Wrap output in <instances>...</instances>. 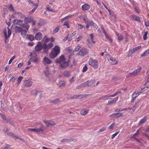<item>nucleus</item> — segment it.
Segmentation results:
<instances>
[{
    "label": "nucleus",
    "mask_w": 149,
    "mask_h": 149,
    "mask_svg": "<svg viewBox=\"0 0 149 149\" xmlns=\"http://www.w3.org/2000/svg\"><path fill=\"white\" fill-rule=\"evenodd\" d=\"M66 58L64 56L61 55L60 57L55 60V63L56 64H59L60 68L61 69L65 68L69 66V63L70 62L69 59L67 61H66Z\"/></svg>",
    "instance_id": "nucleus-1"
},
{
    "label": "nucleus",
    "mask_w": 149,
    "mask_h": 149,
    "mask_svg": "<svg viewBox=\"0 0 149 149\" xmlns=\"http://www.w3.org/2000/svg\"><path fill=\"white\" fill-rule=\"evenodd\" d=\"M45 38H43V39H42L43 40H45L44 44L42 45V47L43 52L45 53H47L49 50L52 47L53 43H50L48 45H47L46 43L48 42V39L47 38L45 39Z\"/></svg>",
    "instance_id": "nucleus-2"
},
{
    "label": "nucleus",
    "mask_w": 149,
    "mask_h": 149,
    "mask_svg": "<svg viewBox=\"0 0 149 149\" xmlns=\"http://www.w3.org/2000/svg\"><path fill=\"white\" fill-rule=\"evenodd\" d=\"M89 64L92 66L94 68L97 69L98 67L97 60L94 59L92 58H90L88 61Z\"/></svg>",
    "instance_id": "nucleus-3"
},
{
    "label": "nucleus",
    "mask_w": 149,
    "mask_h": 149,
    "mask_svg": "<svg viewBox=\"0 0 149 149\" xmlns=\"http://www.w3.org/2000/svg\"><path fill=\"white\" fill-rule=\"evenodd\" d=\"M141 69L142 68L141 67H139L136 69L134 70L133 72L128 73L126 76V78L136 75L140 72Z\"/></svg>",
    "instance_id": "nucleus-4"
},
{
    "label": "nucleus",
    "mask_w": 149,
    "mask_h": 149,
    "mask_svg": "<svg viewBox=\"0 0 149 149\" xmlns=\"http://www.w3.org/2000/svg\"><path fill=\"white\" fill-rule=\"evenodd\" d=\"M32 82L29 80H25L24 82V85L25 86L30 87L31 86Z\"/></svg>",
    "instance_id": "nucleus-5"
},
{
    "label": "nucleus",
    "mask_w": 149,
    "mask_h": 149,
    "mask_svg": "<svg viewBox=\"0 0 149 149\" xmlns=\"http://www.w3.org/2000/svg\"><path fill=\"white\" fill-rule=\"evenodd\" d=\"M2 131L4 133H7V135L9 136H12L13 137H15L16 139L18 138L17 137L15 136L14 135L13 133L11 132H9L8 130L7 129H4L2 130Z\"/></svg>",
    "instance_id": "nucleus-6"
},
{
    "label": "nucleus",
    "mask_w": 149,
    "mask_h": 149,
    "mask_svg": "<svg viewBox=\"0 0 149 149\" xmlns=\"http://www.w3.org/2000/svg\"><path fill=\"white\" fill-rule=\"evenodd\" d=\"M44 121L47 126L55 125V123L51 120H44Z\"/></svg>",
    "instance_id": "nucleus-7"
},
{
    "label": "nucleus",
    "mask_w": 149,
    "mask_h": 149,
    "mask_svg": "<svg viewBox=\"0 0 149 149\" xmlns=\"http://www.w3.org/2000/svg\"><path fill=\"white\" fill-rule=\"evenodd\" d=\"M43 62L45 65L46 64H50L51 63V61L46 57H45L43 59Z\"/></svg>",
    "instance_id": "nucleus-8"
},
{
    "label": "nucleus",
    "mask_w": 149,
    "mask_h": 149,
    "mask_svg": "<svg viewBox=\"0 0 149 149\" xmlns=\"http://www.w3.org/2000/svg\"><path fill=\"white\" fill-rule=\"evenodd\" d=\"M3 32L6 37H10L11 34V30L9 29H8L7 30H5L3 31Z\"/></svg>",
    "instance_id": "nucleus-9"
},
{
    "label": "nucleus",
    "mask_w": 149,
    "mask_h": 149,
    "mask_svg": "<svg viewBox=\"0 0 149 149\" xmlns=\"http://www.w3.org/2000/svg\"><path fill=\"white\" fill-rule=\"evenodd\" d=\"M105 57L106 58L108 61H112V62H114L116 61V60L112 57L111 55L109 54H106L105 55Z\"/></svg>",
    "instance_id": "nucleus-10"
},
{
    "label": "nucleus",
    "mask_w": 149,
    "mask_h": 149,
    "mask_svg": "<svg viewBox=\"0 0 149 149\" xmlns=\"http://www.w3.org/2000/svg\"><path fill=\"white\" fill-rule=\"evenodd\" d=\"M0 117L4 121L10 123V120L6 118V116L2 113H0Z\"/></svg>",
    "instance_id": "nucleus-11"
},
{
    "label": "nucleus",
    "mask_w": 149,
    "mask_h": 149,
    "mask_svg": "<svg viewBox=\"0 0 149 149\" xmlns=\"http://www.w3.org/2000/svg\"><path fill=\"white\" fill-rule=\"evenodd\" d=\"M58 55V54L52 50L50 53L49 56L51 58H54L56 57Z\"/></svg>",
    "instance_id": "nucleus-12"
},
{
    "label": "nucleus",
    "mask_w": 149,
    "mask_h": 149,
    "mask_svg": "<svg viewBox=\"0 0 149 149\" xmlns=\"http://www.w3.org/2000/svg\"><path fill=\"white\" fill-rule=\"evenodd\" d=\"M87 52L86 49L85 48H83L79 52V54L81 56H83L87 54Z\"/></svg>",
    "instance_id": "nucleus-13"
},
{
    "label": "nucleus",
    "mask_w": 149,
    "mask_h": 149,
    "mask_svg": "<svg viewBox=\"0 0 149 149\" xmlns=\"http://www.w3.org/2000/svg\"><path fill=\"white\" fill-rule=\"evenodd\" d=\"M82 9L84 11L88 10L90 9V6L88 4H86L83 5L81 6Z\"/></svg>",
    "instance_id": "nucleus-14"
},
{
    "label": "nucleus",
    "mask_w": 149,
    "mask_h": 149,
    "mask_svg": "<svg viewBox=\"0 0 149 149\" xmlns=\"http://www.w3.org/2000/svg\"><path fill=\"white\" fill-rule=\"evenodd\" d=\"M13 22L15 24L20 26L22 25L23 21L21 20L15 19L13 20Z\"/></svg>",
    "instance_id": "nucleus-15"
},
{
    "label": "nucleus",
    "mask_w": 149,
    "mask_h": 149,
    "mask_svg": "<svg viewBox=\"0 0 149 149\" xmlns=\"http://www.w3.org/2000/svg\"><path fill=\"white\" fill-rule=\"evenodd\" d=\"M35 50L36 52H40L42 49V45L41 44L37 45L35 47Z\"/></svg>",
    "instance_id": "nucleus-16"
},
{
    "label": "nucleus",
    "mask_w": 149,
    "mask_h": 149,
    "mask_svg": "<svg viewBox=\"0 0 149 149\" xmlns=\"http://www.w3.org/2000/svg\"><path fill=\"white\" fill-rule=\"evenodd\" d=\"M52 50L58 54L60 53V48L58 45L55 46Z\"/></svg>",
    "instance_id": "nucleus-17"
},
{
    "label": "nucleus",
    "mask_w": 149,
    "mask_h": 149,
    "mask_svg": "<svg viewBox=\"0 0 149 149\" xmlns=\"http://www.w3.org/2000/svg\"><path fill=\"white\" fill-rule=\"evenodd\" d=\"M147 120V117L146 116H145L141 120L139 123V125H141L144 124L146 122Z\"/></svg>",
    "instance_id": "nucleus-18"
},
{
    "label": "nucleus",
    "mask_w": 149,
    "mask_h": 149,
    "mask_svg": "<svg viewBox=\"0 0 149 149\" xmlns=\"http://www.w3.org/2000/svg\"><path fill=\"white\" fill-rule=\"evenodd\" d=\"M116 116V117H120L123 116V114L121 113L118 112L116 113H113L112 114L110 115V116Z\"/></svg>",
    "instance_id": "nucleus-19"
},
{
    "label": "nucleus",
    "mask_w": 149,
    "mask_h": 149,
    "mask_svg": "<svg viewBox=\"0 0 149 149\" xmlns=\"http://www.w3.org/2000/svg\"><path fill=\"white\" fill-rule=\"evenodd\" d=\"M22 36L28 37L27 34H26L27 31L25 30H23L20 33Z\"/></svg>",
    "instance_id": "nucleus-20"
},
{
    "label": "nucleus",
    "mask_w": 149,
    "mask_h": 149,
    "mask_svg": "<svg viewBox=\"0 0 149 149\" xmlns=\"http://www.w3.org/2000/svg\"><path fill=\"white\" fill-rule=\"evenodd\" d=\"M118 100V97H117L113 99V100H109L108 101V104H111L113 103L114 102L117 101Z\"/></svg>",
    "instance_id": "nucleus-21"
},
{
    "label": "nucleus",
    "mask_w": 149,
    "mask_h": 149,
    "mask_svg": "<svg viewBox=\"0 0 149 149\" xmlns=\"http://www.w3.org/2000/svg\"><path fill=\"white\" fill-rule=\"evenodd\" d=\"M32 19L31 17H26L24 19V22L26 23H30L32 21Z\"/></svg>",
    "instance_id": "nucleus-22"
},
{
    "label": "nucleus",
    "mask_w": 149,
    "mask_h": 149,
    "mask_svg": "<svg viewBox=\"0 0 149 149\" xmlns=\"http://www.w3.org/2000/svg\"><path fill=\"white\" fill-rule=\"evenodd\" d=\"M88 109H82L80 113L81 115H85L88 113Z\"/></svg>",
    "instance_id": "nucleus-23"
},
{
    "label": "nucleus",
    "mask_w": 149,
    "mask_h": 149,
    "mask_svg": "<svg viewBox=\"0 0 149 149\" xmlns=\"http://www.w3.org/2000/svg\"><path fill=\"white\" fill-rule=\"evenodd\" d=\"M61 27L60 26H58L53 31V33L55 34L57 33Z\"/></svg>",
    "instance_id": "nucleus-24"
},
{
    "label": "nucleus",
    "mask_w": 149,
    "mask_h": 149,
    "mask_svg": "<svg viewBox=\"0 0 149 149\" xmlns=\"http://www.w3.org/2000/svg\"><path fill=\"white\" fill-rule=\"evenodd\" d=\"M15 30L16 32L21 33L23 29L21 27L17 26L15 28Z\"/></svg>",
    "instance_id": "nucleus-25"
},
{
    "label": "nucleus",
    "mask_w": 149,
    "mask_h": 149,
    "mask_svg": "<svg viewBox=\"0 0 149 149\" xmlns=\"http://www.w3.org/2000/svg\"><path fill=\"white\" fill-rule=\"evenodd\" d=\"M48 69L49 68L47 67L44 71V73L46 77H48L49 74V72Z\"/></svg>",
    "instance_id": "nucleus-26"
},
{
    "label": "nucleus",
    "mask_w": 149,
    "mask_h": 149,
    "mask_svg": "<svg viewBox=\"0 0 149 149\" xmlns=\"http://www.w3.org/2000/svg\"><path fill=\"white\" fill-rule=\"evenodd\" d=\"M148 54H149V49L146 51L144 52L141 54V57H143L146 56Z\"/></svg>",
    "instance_id": "nucleus-27"
},
{
    "label": "nucleus",
    "mask_w": 149,
    "mask_h": 149,
    "mask_svg": "<svg viewBox=\"0 0 149 149\" xmlns=\"http://www.w3.org/2000/svg\"><path fill=\"white\" fill-rule=\"evenodd\" d=\"M72 16V15H68V16H67L65 17L62 19H61V22H63L64 21L67 20L69 18L71 17Z\"/></svg>",
    "instance_id": "nucleus-28"
},
{
    "label": "nucleus",
    "mask_w": 149,
    "mask_h": 149,
    "mask_svg": "<svg viewBox=\"0 0 149 149\" xmlns=\"http://www.w3.org/2000/svg\"><path fill=\"white\" fill-rule=\"evenodd\" d=\"M86 95L81 94L77 95L76 97L78 99H81L86 97Z\"/></svg>",
    "instance_id": "nucleus-29"
},
{
    "label": "nucleus",
    "mask_w": 149,
    "mask_h": 149,
    "mask_svg": "<svg viewBox=\"0 0 149 149\" xmlns=\"http://www.w3.org/2000/svg\"><path fill=\"white\" fill-rule=\"evenodd\" d=\"M70 72L67 71H65L63 73L64 76L67 77H70Z\"/></svg>",
    "instance_id": "nucleus-30"
},
{
    "label": "nucleus",
    "mask_w": 149,
    "mask_h": 149,
    "mask_svg": "<svg viewBox=\"0 0 149 149\" xmlns=\"http://www.w3.org/2000/svg\"><path fill=\"white\" fill-rule=\"evenodd\" d=\"M132 19L133 20H137L138 21H140V19L138 17H137L135 15H133L132 16Z\"/></svg>",
    "instance_id": "nucleus-31"
},
{
    "label": "nucleus",
    "mask_w": 149,
    "mask_h": 149,
    "mask_svg": "<svg viewBox=\"0 0 149 149\" xmlns=\"http://www.w3.org/2000/svg\"><path fill=\"white\" fill-rule=\"evenodd\" d=\"M23 28L26 29L27 30H28L29 27V25L26 24H23L22 23V25H21Z\"/></svg>",
    "instance_id": "nucleus-32"
},
{
    "label": "nucleus",
    "mask_w": 149,
    "mask_h": 149,
    "mask_svg": "<svg viewBox=\"0 0 149 149\" xmlns=\"http://www.w3.org/2000/svg\"><path fill=\"white\" fill-rule=\"evenodd\" d=\"M88 86H90L93 85L94 82V81L93 80H90L87 81Z\"/></svg>",
    "instance_id": "nucleus-33"
},
{
    "label": "nucleus",
    "mask_w": 149,
    "mask_h": 149,
    "mask_svg": "<svg viewBox=\"0 0 149 149\" xmlns=\"http://www.w3.org/2000/svg\"><path fill=\"white\" fill-rule=\"evenodd\" d=\"M43 127V126H41V128H36V132H42L43 131L42 128Z\"/></svg>",
    "instance_id": "nucleus-34"
},
{
    "label": "nucleus",
    "mask_w": 149,
    "mask_h": 149,
    "mask_svg": "<svg viewBox=\"0 0 149 149\" xmlns=\"http://www.w3.org/2000/svg\"><path fill=\"white\" fill-rule=\"evenodd\" d=\"M65 50L67 52L71 54L72 52V50L70 49V48L69 47L66 48L65 49Z\"/></svg>",
    "instance_id": "nucleus-35"
},
{
    "label": "nucleus",
    "mask_w": 149,
    "mask_h": 149,
    "mask_svg": "<svg viewBox=\"0 0 149 149\" xmlns=\"http://www.w3.org/2000/svg\"><path fill=\"white\" fill-rule=\"evenodd\" d=\"M59 102V101L58 99H56L54 100L51 102V103H52L53 104H58Z\"/></svg>",
    "instance_id": "nucleus-36"
},
{
    "label": "nucleus",
    "mask_w": 149,
    "mask_h": 149,
    "mask_svg": "<svg viewBox=\"0 0 149 149\" xmlns=\"http://www.w3.org/2000/svg\"><path fill=\"white\" fill-rule=\"evenodd\" d=\"M52 5V4L51 3H50L49 4V5H48L47 6V9L49 11L53 12L54 10L52 9H51L49 7L50 6H51Z\"/></svg>",
    "instance_id": "nucleus-37"
},
{
    "label": "nucleus",
    "mask_w": 149,
    "mask_h": 149,
    "mask_svg": "<svg viewBox=\"0 0 149 149\" xmlns=\"http://www.w3.org/2000/svg\"><path fill=\"white\" fill-rule=\"evenodd\" d=\"M76 27L78 29H82L83 28V26L79 24H77Z\"/></svg>",
    "instance_id": "nucleus-38"
},
{
    "label": "nucleus",
    "mask_w": 149,
    "mask_h": 149,
    "mask_svg": "<svg viewBox=\"0 0 149 149\" xmlns=\"http://www.w3.org/2000/svg\"><path fill=\"white\" fill-rule=\"evenodd\" d=\"M23 77L22 76H19L17 79V84H19L21 82L22 79H23Z\"/></svg>",
    "instance_id": "nucleus-39"
},
{
    "label": "nucleus",
    "mask_w": 149,
    "mask_h": 149,
    "mask_svg": "<svg viewBox=\"0 0 149 149\" xmlns=\"http://www.w3.org/2000/svg\"><path fill=\"white\" fill-rule=\"evenodd\" d=\"M26 38L31 41L33 40L34 39L37 40H40L41 39V38Z\"/></svg>",
    "instance_id": "nucleus-40"
},
{
    "label": "nucleus",
    "mask_w": 149,
    "mask_h": 149,
    "mask_svg": "<svg viewBox=\"0 0 149 149\" xmlns=\"http://www.w3.org/2000/svg\"><path fill=\"white\" fill-rule=\"evenodd\" d=\"M141 47V46H139L137 47H136L134 48L133 49V50H134V51L135 52L137 51L138 50L140 49Z\"/></svg>",
    "instance_id": "nucleus-41"
},
{
    "label": "nucleus",
    "mask_w": 149,
    "mask_h": 149,
    "mask_svg": "<svg viewBox=\"0 0 149 149\" xmlns=\"http://www.w3.org/2000/svg\"><path fill=\"white\" fill-rule=\"evenodd\" d=\"M88 69V67L86 65L84 66L83 68V70H82V72H85Z\"/></svg>",
    "instance_id": "nucleus-42"
},
{
    "label": "nucleus",
    "mask_w": 149,
    "mask_h": 149,
    "mask_svg": "<svg viewBox=\"0 0 149 149\" xmlns=\"http://www.w3.org/2000/svg\"><path fill=\"white\" fill-rule=\"evenodd\" d=\"M42 36V34L40 32L37 33L35 35V37H40Z\"/></svg>",
    "instance_id": "nucleus-43"
},
{
    "label": "nucleus",
    "mask_w": 149,
    "mask_h": 149,
    "mask_svg": "<svg viewBox=\"0 0 149 149\" xmlns=\"http://www.w3.org/2000/svg\"><path fill=\"white\" fill-rule=\"evenodd\" d=\"M9 9L10 11H13L14 12V10L13 8L11 5H10L9 6Z\"/></svg>",
    "instance_id": "nucleus-44"
},
{
    "label": "nucleus",
    "mask_w": 149,
    "mask_h": 149,
    "mask_svg": "<svg viewBox=\"0 0 149 149\" xmlns=\"http://www.w3.org/2000/svg\"><path fill=\"white\" fill-rule=\"evenodd\" d=\"M15 57V56H13V57L11 58V59L9 60V62H8V64H11V62H12V61H13V60H14Z\"/></svg>",
    "instance_id": "nucleus-45"
},
{
    "label": "nucleus",
    "mask_w": 149,
    "mask_h": 149,
    "mask_svg": "<svg viewBox=\"0 0 149 149\" xmlns=\"http://www.w3.org/2000/svg\"><path fill=\"white\" fill-rule=\"evenodd\" d=\"M82 87H84L87 86H88L87 81L84 83L83 84H81Z\"/></svg>",
    "instance_id": "nucleus-46"
},
{
    "label": "nucleus",
    "mask_w": 149,
    "mask_h": 149,
    "mask_svg": "<svg viewBox=\"0 0 149 149\" xmlns=\"http://www.w3.org/2000/svg\"><path fill=\"white\" fill-rule=\"evenodd\" d=\"M114 126H115V123H112V124L108 128H109V129L112 130L113 129V127Z\"/></svg>",
    "instance_id": "nucleus-47"
},
{
    "label": "nucleus",
    "mask_w": 149,
    "mask_h": 149,
    "mask_svg": "<svg viewBox=\"0 0 149 149\" xmlns=\"http://www.w3.org/2000/svg\"><path fill=\"white\" fill-rule=\"evenodd\" d=\"M124 111L123 109H116L115 110V111L116 112H119Z\"/></svg>",
    "instance_id": "nucleus-48"
},
{
    "label": "nucleus",
    "mask_w": 149,
    "mask_h": 149,
    "mask_svg": "<svg viewBox=\"0 0 149 149\" xmlns=\"http://www.w3.org/2000/svg\"><path fill=\"white\" fill-rule=\"evenodd\" d=\"M129 54L131 55L133 53L135 52L133 50V49H130L128 52Z\"/></svg>",
    "instance_id": "nucleus-49"
},
{
    "label": "nucleus",
    "mask_w": 149,
    "mask_h": 149,
    "mask_svg": "<svg viewBox=\"0 0 149 149\" xmlns=\"http://www.w3.org/2000/svg\"><path fill=\"white\" fill-rule=\"evenodd\" d=\"M31 59L32 60V61L34 62H37L38 61V58H31Z\"/></svg>",
    "instance_id": "nucleus-50"
},
{
    "label": "nucleus",
    "mask_w": 149,
    "mask_h": 149,
    "mask_svg": "<svg viewBox=\"0 0 149 149\" xmlns=\"http://www.w3.org/2000/svg\"><path fill=\"white\" fill-rule=\"evenodd\" d=\"M119 131H118V132H116L113 135H112V136L111 137V139H113V138H114L119 133Z\"/></svg>",
    "instance_id": "nucleus-51"
},
{
    "label": "nucleus",
    "mask_w": 149,
    "mask_h": 149,
    "mask_svg": "<svg viewBox=\"0 0 149 149\" xmlns=\"http://www.w3.org/2000/svg\"><path fill=\"white\" fill-rule=\"evenodd\" d=\"M69 142V139H68L64 138L61 141V142Z\"/></svg>",
    "instance_id": "nucleus-52"
},
{
    "label": "nucleus",
    "mask_w": 149,
    "mask_h": 149,
    "mask_svg": "<svg viewBox=\"0 0 149 149\" xmlns=\"http://www.w3.org/2000/svg\"><path fill=\"white\" fill-rule=\"evenodd\" d=\"M15 79H16L15 77H13L10 78V81H12V83H14L15 82Z\"/></svg>",
    "instance_id": "nucleus-53"
},
{
    "label": "nucleus",
    "mask_w": 149,
    "mask_h": 149,
    "mask_svg": "<svg viewBox=\"0 0 149 149\" xmlns=\"http://www.w3.org/2000/svg\"><path fill=\"white\" fill-rule=\"evenodd\" d=\"M132 95L134 96V97L136 98H137L139 96L138 95L136 91L134 92L132 94Z\"/></svg>",
    "instance_id": "nucleus-54"
},
{
    "label": "nucleus",
    "mask_w": 149,
    "mask_h": 149,
    "mask_svg": "<svg viewBox=\"0 0 149 149\" xmlns=\"http://www.w3.org/2000/svg\"><path fill=\"white\" fill-rule=\"evenodd\" d=\"M132 100L131 101V103H133L134 101L136 100V97H134V96L132 95Z\"/></svg>",
    "instance_id": "nucleus-55"
},
{
    "label": "nucleus",
    "mask_w": 149,
    "mask_h": 149,
    "mask_svg": "<svg viewBox=\"0 0 149 149\" xmlns=\"http://www.w3.org/2000/svg\"><path fill=\"white\" fill-rule=\"evenodd\" d=\"M63 25V26H67V28H69V25L68 23V22H67L66 21L65 22L64 24Z\"/></svg>",
    "instance_id": "nucleus-56"
},
{
    "label": "nucleus",
    "mask_w": 149,
    "mask_h": 149,
    "mask_svg": "<svg viewBox=\"0 0 149 149\" xmlns=\"http://www.w3.org/2000/svg\"><path fill=\"white\" fill-rule=\"evenodd\" d=\"M28 130L31 132H36V128H28Z\"/></svg>",
    "instance_id": "nucleus-57"
},
{
    "label": "nucleus",
    "mask_w": 149,
    "mask_h": 149,
    "mask_svg": "<svg viewBox=\"0 0 149 149\" xmlns=\"http://www.w3.org/2000/svg\"><path fill=\"white\" fill-rule=\"evenodd\" d=\"M139 102H137L135 105H134V106H133V107H134V109H136L137 108V107H138V106H139Z\"/></svg>",
    "instance_id": "nucleus-58"
},
{
    "label": "nucleus",
    "mask_w": 149,
    "mask_h": 149,
    "mask_svg": "<svg viewBox=\"0 0 149 149\" xmlns=\"http://www.w3.org/2000/svg\"><path fill=\"white\" fill-rule=\"evenodd\" d=\"M80 49V47L79 46H77L75 47L74 49V51L76 52H78L79 50Z\"/></svg>",
    "instance_id": "nucleus-59"
},
{
    "label": "nucleus",
    "mask_w": 149,
    "mask_h": 149,
    "mask_svg": "<svg viewBox=\"0 0 149 149\" xmlns=\"http://www.w3.org/2000/svg\"><path fill=\"white\" fill-rule=\"evenodd\" d=\"M60 86H65V83L62 82H60L59 83Z\"/></svg>",
    "instance_id": "nucleus-60"
},
{
    "label": "nucleus",
    "mask_w": 149,
    "mask_h": 149,
    "mask_svg": "<svg viewBox=\"0 0 149 149\" xmlns=\"http://www.w3.org/2000/svg\"><path fill=\"white\" fill-rule=\"evenodd\" d=\"M92 25L96 29H97L98 28V26L94 22L92 24Z\"/></svg>",
    "instance_id": "nucleus-61"
},
{
    "label": "nucleus",
    "mask_w": 149,
    "mask_h": 149,
    "mask_svg": "<svg viewBox=\"0 0 149 149\" xmlns=\"http://www.w3.org/2000/svg\"><path fill=\"white\" fill-rule=\"evenodd\" d=\"M10 147V146L8 144H6L3 149H8Z\"/></svg>",
    "instance_id": "nucleus-62"
},
{
    "label": "nucleus",
    "mask_w": 149,
    "mask_h": 149,
    "mask_svg": "<svg viewBox=\"0 0 149 149\" xmlns=\"http://www.w3.org/2000/svg\"><path fill=\"white\" fill-rule=\"evenodd\" d=\"M135 139L136 140V141L138 142L139 143H140L141 144H143L142 142L139 139L135 138Z\"/></svg>",
    "instance_id": "nucleus-63"
},
{
    "label": "nucleus",
    "mask_w": 149,
    "mask_h": 149,
    "mask_svg": "<svg viewBox=\"0 0 149 149\" xmlns=\"http://www.w3.org/2000/svg\"><path fill=\"white\" fill-rule=\"evenodd\" d=\"M75 78V77H72L69 80V81L70 83H72L74 81L73 80Z\"/></svg>",
    "instance_id": "nucleus-64"
}]
</instances>
